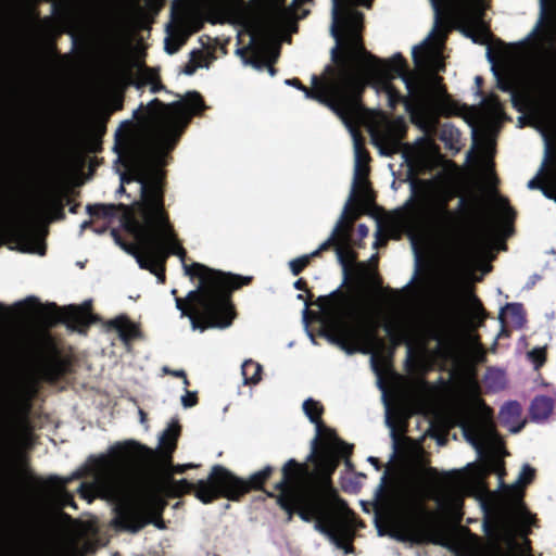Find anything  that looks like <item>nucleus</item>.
Segmentation results:
<instances>
[{"instance_id":"1","label":"nucleus","mask_w":556,"mask_h":556,"mask_svg":"<svg viewBox=\"0 0 556 556\" xmlns=\"http://www.w3.org/2000/svg\"><path fill=\"white\" fill-rule=\"evenodd\" d=\"M331 50L337 70L312 76V88L299 79L285 84L327 105L336 114L353 108V97L371 85L390 108L403 103L424 135L403 144L406 122L382 116L372 129L374 143L384 155L402 152L410 174L433 168L440 160L431 135L439 116L457 111L437 75L444 68L442 50L447 31L459 26L468 37L486 36L482 0H331Z\"/></svg>"},{"instance_id":"2","label":"nucleus","mask_w":556,"mask_h":556,"mask_svg":"<svg viewBox=\"0 0 556 556\" xmlns=\"http://www.w3.org/2000/svg\"><path fill=\"white\" fill-rule=\"evenodd\" d=\"M204 108L201 96L195 91L169 104L153 99L146 106L140 105L134 112L140 131L117 132L115 144L123 166L117 192L130 197L127 187L134 185L140 200L131 205L87 206L92 218H103L108 224L119 223L127 239L112 229L115 243L132 255L140 268L155 275L159 282H164V263L168 255L174 254L181 260L185 275L198 278L199 285L187 294L186 301L175 298L176 308L181 317L189 318L192 330L201 332L231 325L235 312L229 293L249 281V278L215 271L200 263L186 264V251L164 210L162 167L191 116Z\"/></svg>"},{"instance_id":"3","label":"nucleus","mask_w":556,"mask_h":556,"mask_svg":"<svg viewBox=\"0 0 556 556\" xmlns=\"http://www.w3.org/2000/svg\"><path fill=\"white\" fill-rule=\"evenodd\" d=\"M179 431L178 422L172 421L161 433L157 450L135 441L112 445L108 454L91 460L92 481L80 485L83 495L113 501L115 526L137 532L149 523L157 529L165 528L161 515L167 496L193 491L197 498L205 504L220 496L238 501L251 488L262 486L271 473L273 468L267 466L244 481L216 465L207 479L199 480L195 484L186 479L174 480L170 458Z\"/></svg>"},{"instance_id":"4","label":"nucleus","mask_w":556,"mask_h":556,"mask_svg":"<svg viewBox=\"0 0 556 556\" xmlns=\"http://www.w3.org/2000/svg\"><path fill=\"white\" fill-rule=\"evenodd\" d=\"M315 305L319 309L320 334L346 354H371V368L381 389L387 365L378 355L384 348L377 332L380 326L394 344L406 343L407 361L416 370L426 369L433 358L447 353L441 332L418 317L396 313L382 321L379 313L367 311L356 296L340 290L319 296Z\"/></svg>"},{"instance_id":"5","label":"nucleus","mask_w":556,"mask_h":556,"mask_svg":"<svg viewBox=\"0 0 556 556\" xmlns=\"http://www.w3.org/2000/svg\"><path fill=\"white\" fill-rule=\"evenodd\" d=\"M304 414L315 425L309 458L324 479L307 484L299 464L289 459L282 468V479L276 484L279 492L277 503L289 514L293 513L306 522L314 521V529L325 535L337 548L345 554L352 552L351 542L355 534L356 519L346 504L340 500L327 481L336 469L339 459L350 454L351 446L341 441L321 419L323 406L307 399L303 403Z\"/></svg>"},{"instance_id":"6","label":"nucleus","mask_w":556,"mask_h":556,"mask_svg":"<svg viewBox=\"0 0 556 556\" xmlns=\"http://www.w3.org/2000/svg\"><path fill=\"white\" fill-rule=\"evenodd\" d=\"M464 471L459 489L484 496L503 527L526 536L532 525V516L522 502L523 486L532 481L534 469L523 465L513 484L504 483V465L495 457H488L480 464H468Z\"/></svg>"},{"instance_id":"7","label":"nucleus","mask_w":556,"mask_h":556,"mask_svg":"<svg viewBox=\"0 0 556 556\" xmlns=\"http://www.w3.org/2000/svg\"><path fill=\"white\" fill-rule=\"evenodd\" d=\"M410 198L406 205L410 214L445 238H453L457 230V216L447 208L452 197L448 186L437 176L432 179L413 178Z\"/></svg>"},{"instance_id":"8","label":"nucleus","mask_w":556,"mask_h":556,"mask_svg":"<svg viewBox=\"0 0 556 556\" xmlns=\"http://www.w3.org/2000/svg\"><path fill=\"white\" fill-rule=\"evenodd\" d=\"M482 401L472 395L459 406L458 424L466 441L476 450L478 457L483 458L491 447L497 444V435Z\"/></svg>"},{"instance_id":"9","label":"nucleus","mask_w":556,"mask_h":556,"mask_svg":"<svg viewBox=\"0 0 556 556\" xmlns=\"http://www.w3.org/2000/svg\"><path fill=\"white\" fill-rule=\"evenodd\" d=\"M368 172H354L353 184L350 195L343 206L341 215L336 223L329 238L319 245V250H327L331 245L336 248L337 257L340 263L345 262L350 255V228L354 218H356L355 201L369 200V186L367 180Z\"/></svg>"},{"instance_id":"10","label":"nucleus","mask_w":556,"mask_h":556,"mask_svg":"<svg viewBox=\"0 0 556 556\" xmlns=\"http://www.w3.org/2000/svg\"><path fill=\"white\" fill-rule=\"evenodd\" d=\"M541 2V16L523 40L527 52L539 61H546L556 52V18L547 16L545 12L546 0Z\"/></svg>"},{"instance_id":"11","label":"nucleus","mask_w":556,"mask_h":556,"mask_svg":"<svg viewBox=\"0 0 556 556\" xmlns=\"http://www.w3.org/2000/svg\"><path fill=\"white\" fill-rule=\"evenodd\" d=\"M493 208L491 212L482 207L473 208L477 222L485 235L491 237H506L510 232V224L514 218V212L506 201L500 197H494Z\"/></svg>"},{"instance_id":"12","label":"nucleus","mask_w":556,"mask_h":556,"mask_svg":"<svg viewBox=\"0 0 556 556\" xmlns=\"http://www.w3.org/2000/svg\"><path fill=\"white\" fill-rule=\"evenodd\" d=\"M203 23L198 14L185 11L176 13L173 10V23L167 26V36L164 39L165 51L168 54L176 53L190 35L202 28Z\"/></svg>"},{"instance_id":"13","label":"nucleus","mask_w":556,"mask_h":556,"mask_svg":"<svg viewBox=\"0 0 556 556\" xmlns=\"http://www.w3.org/2000/svg\"><path fill=\"white\" fill-rule=\"evenodd\" d=\"M542 137L545 151L544 161L539 173L540 177L531 179L528 182V188H540L546 198L556 200V151L552 148L554 134L553 131L543 130Z\"/></svg>"},{"instance_id":"14","label":"nucleus","mask_w":556,"mask_h":556,"mask_svg":"<svg viewBox=\"0 0 556 556\" xmlns=\"http://www.w3.org/2000/svg\"><path fill=\"white\" fill-rule=\"evenodd\" d=\"M359 96L353 97V108L346 110V114H337L349 130L354 149V172H369V154L364 148V139L358 129V122L362 116V108L358 100Z\"/></svg>"},{"instance_id":"15","label":"nucleus","mask_w":556,"mask_h":556,"mask_svg":"<svg viewBox=\"0 0 556 556\" xmlns=\"http://www.w3.org/2000/svg\"><path fill=\"white\" fill-rule=\"evenodd\" d=\"M11 242L14 244L12 249L23 253L40 256L46 253L45 235L25 223L12 225Z\"/></svg>"},{"instance_id":"16","label":"nucleus","mask_w":556,"mask_h":556,"mask_svg":"<svg viewBox=\"0 0 556 556\" xmlns=\"http://www.w3.org/2000/svg\"><path fill=\"white\" fill-rule=\"evenodd\" d=\"M493 143L490 138L483 137L478 152L475 155L476 174L480 182L488 189L496 182L492 163Z\"/></svg>"},{"instance_id":"17","label":"nucleus","mask_w":556,"mask_h":556,"mask_svg":"<svg viewBox=\"0 0 556 556\" xmlns=\"http://www.w3.org/2000/svg\"><path fill=\"white\" fill-rule=\"evenodd\" d=\"M60 319L76 325L87 326L91 323L90 302L86 301L81 305H68L60 309Z\"/></svg>"},{"instance_id":"18","label":"nucleus","mask_w":556,"mask_h":556,"mask_svg":"<svg viewBox=\"0 0 556 556\" xmlns=\"http://www.w3.org/2000/svg\"><path fill=\"white\" fill-rule=\"evenodd\" d=\"M22 396V390L14 384H10L0 391V419L2 421L13 414Z\"/></svg>"},{"instance_id":"19","label":"nucleus","mask_w":556,"mask_h":556,"mask_svg":"<svg viewBox=\"0 0 556 556\" xmlns=\"http://www.w3.org/2000/svg\"><path fill=\"white\" fill-rule=\"evenodd\" d=\"M500 420L513 433L519 432L525 422L521 420V406L513 401L504 404L500 410Z\"/></svg>"},{"instance_id":"20","label":"nucleus","mask_w":556,"mask_h":556,"mask_svg":"<svg viewBox=\"0 0 556 556\" xmlns=\"http://www.w3.org/2000/svg\"><path fill=\"white\" fill-rule=\"evenodd\" d=\"M498 319L502 327H515L520 328L525 324V312L523 307L519 303H509L501 308Z\"/></svg>"},{"instance_id":"21","label":"nucleus","mask_w":556,"mask_h":556,"mask_svg":"<svg viewBox=\"0 0 556 556\" xmlns=\"http://www.w3.org/2000/svg\"><path fill=\"white\" fill-rule=\"evenodd\" d=\"M63 374V364L52 357H46L39 361L36 367L38 378L54 381Z\"/></svg>"},{"instance_id":"22","label":"nucleus","mask_w":556,"mask_h":556,"mask_svg":"<svg viewBox=\"0 0 556 556\" xmlns=\"http://www.w3.org/2000/svg\"><path fill=\"white\" fill-rule=\"evenodd\" d=\"M109 326L117 331L121 340L124 342L125 345H128L131 340L136 339L139 336V330L136 324L131 323L125 316H119L116 317L115 319H112L109 323Z\"/></svg>"},{"instance_id":"23","label":"nucleus","mask_w":556,"mask_h":556,"mask_svg":"<svg viewBox=\"0 0 556 556\" xmlns=\"http://www.w3.org/2000/svg\"><path fill=\"white\" fill-rule=\"evenodd\" d=\"M554 408V401L547 396H536L531 404L530 415L534 421L546 420Z\"/></svg>"},{"instance_id":"24","label":"nucleus","mask_w":556,"mask_h":556,"mask_svg":"<svg viewBox=\"0 0 556 556\" xmlns=\"http://www.w3.org/2000/svg\"><path fill=\"white\" fill-rule=\"evenodd\" d=\"M481 111L488 123L497 122L503 117L502 105L494 96H490L482 101Z\"/></svg>"},{"instance_id":"25","label":"nucleus","mask_w":556,"mask_h":556,"mask_svg":"<svg viewBox=\"0 0 556 556\" xmlns=\"http://www.w3.org/2000/svg\"><path fill=\"white\" fill-rule=\"evenodd\" d=\"M262 366L261 364L247 359L243 362L241 366V374L243 377V382L245 384H256L261 380Z\"/></svg>"},{"instance_id":"26","label":"nucleus","mask_w":556,"mask_h":556,"mask_svg":"<svg viewBox=\"0 0 556 556\" xmlns=\"http://www.w3.org/2000/svg\"><path fill=\"white\" fill-rule=\"evenodd\" d=\"M138 76L141 85L149 86L152 93H156L161 89V84L157 80L156 74L147 67L138 70Z\"/></svg>"},{"instance_id":"27","label":"nucleus","mask_w":556,"mask_h":556,"mask_svg":"<svg viewBox=\"0 0 556 556\" xmlns=\"http://www.w3.org/2000/svg\"><path fill=\"white\" fill-rule=\"evenodd\" d=\"M440 137L450 149L458 150L459 131L456 128L444 125Z\"/></svg>"},{"instance_id":"28","label":"nucleus","mask_w":556,"mask_h":556,"mask_svg":"<svg viewBox=\"0 0 556 556\" xmlns=\"http://www.w3.org/2000/svg\"><path fill=\"white\" fill-rule=\"evenodd\" d=\"M414 278L400 291H393V306L394 309L399 311L404 307L409 301L410 287L413 285Z\"/></svg>"},{"instance_id":"29","label":"nucleus","mask_w":556,"mask_h":556,"mask_svg":"<svg viewBox=\"0 0 556 556\" xmlns=\"http://www.w3.org/2000/svg\"><path fill=\"white\" fill-rule=\"evenodd\" d=\"M323 250H315L311 254L302 255L300 257H296L292 261H290L289 266L291 269V273L296 276L301 273V270L309 263L311 257L317 256Z\"/></svg>"},{"instance_id":"30","label":"nucleus","mask_w":556,"mask_h":556,"mask_svg":"<svg viewBox=\"0 0 556 556\" xmlns=\"http://www.w3.org/2000/svg\"><path fill=\"white\" fill-rule=\"evenodd\" d=\"M528 358L534 364L535 369L545 362V348H535L528 352Z\"/></svg>"},{"instance_id":"31","label":"nucleus","mask_w":556,"mask_h":556,"mask_svg":"<svg viewBox=\"0 0 556 556\" xmlns=\"http://www.w3.org/2000/svg\"><path fill=\"white\" fill-rule=\"evenodd\" d=\"M476 252L467 251L456 255V263L459 266L471 267L476 262Z\"/></svg>"},{"instance_id":"32","label":"nucleus","mask_w":556,"mask_h":556,"mask_svg":"<svg viewBox=\"0 0 556 556\" xmlns=\"http://www.w3.org/2000/svg\"><path fill=\"white\" fill-rule=\"evenodd\" d=\"M55 502L62 508L75 506L72 496L64 489H60L55 492Z\"/></svg>"},{"instance_id":"33","label":"nucleus","mask_w":556,"mask_h":556,"mask_svg":"<svg viewBox=\"0 0 556 556\" xmlns=\"http://www.w3.org/2000/svg\"><path fill=\"white\" fill-rule=\"evenodd\" d=\"M486 380L492 388H502L504 386V375L500 370L489 371Z\"/></svg>"},{"instance_id":"34","label":"nucleus","mask_w":556,"mask_h":556,"mask_svg":"<svg viewBox=\"0 0 556 556\" xmlns=\"http://www.w3.org/2000/svg\"><path fill=\"white\" fill-rule=\"evenodd\" d=\"M492 70L496 77L498 88L502 89L503 91H507V92L510 91L513 88L511 80L508 77H505L502 74H500L498 71L495 70L494 66H492Z\"/></svg>"},{"instance_id":"35","label":"nucleus","mask_w":556,"mask_h":556,"mask_svg":"<svg viewBox=\"0 0 556 556\" xmlns=\"http://www.w3.org/2000/svg\"><path fill=\"white\" fill-rule=\"evenodd\" d=\"M463 292H464V296H465V298L468 300V302L472 305V308H473L477 313L482 312V306H481L480 302L478 301V299L473 295V293L471 292V290H469L468 288H464Z\"/></svg>"},{"instance_id":"36","label":"nucleus","mask_w":556,"mask_h":556,"mask_svg":"<svg viewBox=\"0 0 556 556\" xmlns=\"http://www.w3.org/2000/svg\"><path fill=\"white\" fill-rule=\"evenodd\" d=\"M181 404L185 408H189V407H192L197 404V394L195 392H190V391H187L182 396H181Z\"/></svg>"},{"instance_id":"37","label":"nucleus","mask_w":556,"mask_h":556,"mask_svg":"<svg viewBox=\"0 0 556 556\" xmlns=\"http://www.w3.org/2000/svg\"><path fill=\"white\" fill-rule=\"evenodd\" d=\"M27 303H17L15 305L16 307V314H18L21 317H27L28 315H30V311L31 308L30 307H26Z\"/></svg>"},{"instance_id":"38","label":"nucleus","mask_w":556,"mask_h":556,"mask_svg":"<svg viewBox=\"0 0 556 556\" xmlns=\"http://www.w3.org/2000/svg\"><path fill=\"white\" fill-rule=\"evenodd\" d=\"M201 66H203L201 63H195L192 61L188 65H186L184 73L186 75H192L194 74L195 70Z\"/></svg>"},{"instance_id":"39","label":"nucleus","mask_w":556,"mask_h":556,"mask_svg":"<svg viewBox=\"0 0 556 556\" xmlns=\"http://www.w3.org/2000/svg\"><path fill=\"white\" fill-rule=\"evenodd\" d=\"M0 220L1 222H11V217L5 208L0 207Z\"/></svg>"},{"instance_id":"40","label":"nucleus","mask_w":556,"mask_h":556,"mask_svg":"<svg viewBox=\"0 0 556 556\" xmlns=\"http://www.w3.org/2000/svg\"><path fill=\"white\" fill-rule=\"evenodd\" d=\"M357 230L361 237H366L369 232L368 227L363 224L358 225Z\"/></svg>"},{"instance_id":"41","label":"nucleus","mask_w":556,"mask_h":556,"mask_svg":"<svg viewBox=\"0 0 556 556\" xmlns=\"http://www.w3.org/2000/svg\"><path fill=\"white\" fill-rule=\"evenodd\" d=\"M173 375H175L176 377H182L185 386L188 384V380L186 378V375H185L184 370L174 371Z\"/></svg>"},{"instance_id":"42","label":"nucleus","mask_w":556,"mask_h":556,"mask_svg":"<svg viewBox=\"0 0 556 556\" xmlns=\"http://www.w3.org/2000/svg\"><path fill=\"white\" fill-rule=\"evenodd\" d=\"M368 462H370V463L375 466V468H376L377 470H379V462H378V459H377L376 457H372V456H371V457H369V458H368Z\"/></svg>"},{"instance_id":"43","label":"nucleus","mask_w":556,"mask_h":556,"mask_svg":"<svg viewBox=\"0 0 556 556\" xmlns=\"http://www.w3.org/2000/svg\"><path fill=\"white\" fill-rule=\"evenodd\" d=\"M90 224H91V223H90V222H88V220L83 222V223L80 224V231H79V233H81L85 229H87V228L90 226Z\"/></svg>"},{"instance_id":"44","label":"nucleus","mask_w":556,"mask_h":556,"mask_svg":"<svg viewBox=\"0 0 556 556\" xmlns=\"http://www.w3.org/2000/svg\"><path fill=\"white\" fill-rule=\"evenodd\" d=\"M187 467H191V465L177 466V467H176V469H175V471H176V472H178V473H181V472H184V471H185V469H186Z\"/></svg>"},{"instance_id":"45","label":"nucleus","mask_w":556,"mask_h":556,"mask_svg":"<svg viewBox=\"0 0 556 556\" xmlns=\"http://www.w3.org/2000/svg\"><path fill=\"white\" fill-rule=\"evenodd\" d=\"M305 328H307V325L305 326ZM306 332H307V336L309 337L312 343L316 344V340H315L314 334L308 329H306Z\"/></svg>"},{"instance_id":"46","label":"nucleus","mask_w":556,"mask_h":556,"mask_svg":"<svg viewBox=\"0 0 556 556\" xmlns=\"http://www.w3.org/2000/svg\"><path fill=\"white\" fill-rule=\"evenodd\" d=\"M303 283H304L303 280L299 279L298 281L294 282V287L296 289H302Z\"/></svg>"},{"instance_id":"47","label":"nucleus","mask_w":556,"mask_h":556,"mask_svg":"<svg viewBox=\"0 0 556 556\" xmlns=\"http://www.w3.org/2000/svg\"><path fill=\"white\" fill-rule=\"evenodd\" d=\"M105 230V227H94L93 228V231L97 232V233H102L103 231Z\"/></svg>"},{"instance_id":"48","label":"nucleus","mask_w":556,"mask_h":556,"mask_svg":"<svg viewBox=\"0 0 556 556\" xmlns=\"http://www.w3.org/2000/svg\"><path fill=\"white\" fill-rule=\"evenodd\" d=\"M437 443H438L439 445H443V444L445 443V439H444L443 437H438V438H437Z\"/></svg>"},{"instance_id":"49","label":"nucleus","mask_w":556,"mask_h":556,"mask_svg":"<svg viewBox=\"0 0 556 556\" xmlns=\"http://www.w3.org/2000/svg\"><path fill=\"white\" fill-rule=\"evenodd\" d=\"M451 290H452L453 292H456V291H457V286H456L455 281H453V282H452V285H451Z\"/></svg>"},{"instance_id":"50","label":"nucleus","mask_w":556,"mask_h":556,"mask_svg":"<svg viewBox=\"0 0 556 556\" xmlns=\"http://www.w3.org/2000/svg\"><path fill=\"white\" fill-rule=\"evenodd\" d=\"M475 80H476V84H477L478 86H480V85H481V81H482L481 77L477 76V77L475 78Z\"/></svg>"},{"instance_id":"51","label":"nucleus","mask_w":556,"mask_h":556,"mask_svg":"<svg viewBox=\"0 0 556 556\" xmlns=\"http://www.w3.org/2000/svg\"><path fill=\"white\" fill-rule=\"evenodd\" d=\"M489 270H490V267L485 266L484 269H483V273H488Z\"/></svg>"},{"instance_id":"52","label":"nucleus","mask_w":556,"mask_h":556,"mask_svg":"<svg viewBox=\"0 0 556 556\" xmlns=\"http://www.w3.org/2000/svg\"><path fill=\"white\" fill-rule=\"evenodd\" d=\"M307 313H308V312H307V308L305 307V309H304V312H303V314H304V319L306 318Z\"/></svg>"},{"instance_id":"53","label":"nucleus","mask_w":556,"mask_h":556,"mask_svg":"<svg viewBox=\"0 0 556 556\" xmlns=\"http://www.w3.org/2000/svg\"><path fill=\"white\" fill-rule=\"evenodd\" d=\"M422 389H424V391H426V392H428V391H429V389H428V387H427V386H422Z\"/></svg>"},{"instance_id":"54","label":"nucleus","mask_w":556,"mask_h":556,"mask_svg":"<svg viewBox=\"0 0 556 556\" xmlns=\"http://www.w3.org/2000/svg\"><path fill=\"white\" fill-rule=\"evenodd\" d=\"M176 292H177V291H176V289H173V290L170 291V293H172L173 295H176Z\"/></svg>"},{"instance_id":"55","label":"nucleus","mask_w":556,"mask_h":556,"mask_svg":"<svg viewBox=\"0 0 556 556\" xmlns=\"http://www.w3.org/2000/svg\"><path fill=\"white\" fill-rule=\"evenodd\" d=\"M464 203H465V200H464V199H462V200H460V205L463 206V205H464Z\"/></svg>"},{"instance_id":"56","label":"nucleus","mask_w":556,"mask_h":556,"mask_svg":"<svg viewBox=\"0 0 556 556\" xmlns=\"http://www.w3.org/2000/svg\"><path fill=\"white\" fill-rule=\"evenodd\" d=\"M2 311H3V306L0 305V313H2Z\"/></svg>"},{"instance_id":"57","label":"nucleus","mask_w":556,"mask_h":556,"mask_svg":"<svg viewBox=\"0 0 556 556\" xmlns=\"http://www.w3.org/2000/svg\"><path fill=\"white\" fill-rule=\"evenodd\" d=\"M157 1H159V0H153V2H155V3H156Z\"/></svg>"}]
</instances>
